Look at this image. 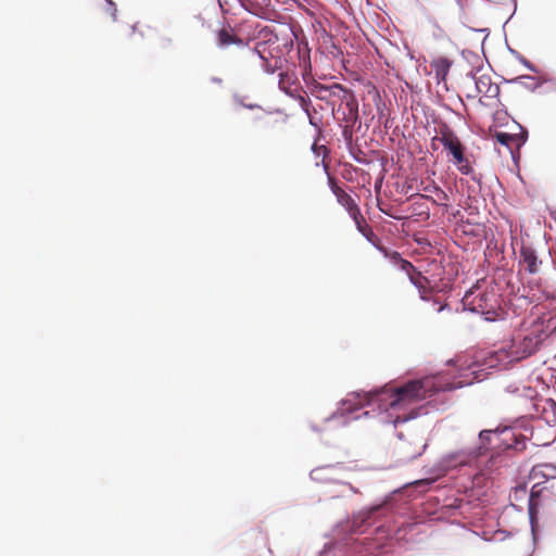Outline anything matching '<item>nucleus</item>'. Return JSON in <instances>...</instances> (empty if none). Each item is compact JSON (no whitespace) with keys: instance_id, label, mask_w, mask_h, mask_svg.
<instances>
[{"instance_id":"nucleus-1","label":"nucleus","mask_w":556,"mask_h":556,"mask_svg":"<svg viewBox=\"0 0 556 556\" xmlns=\"http://www.w3.org/2000/svg\"><path fill=\"white\" fill-rule=\"evenodd\" d=\"M475 370L463 369L457 374L437 372L421 379L409 380L403 386L392 388L384 384L369 391L352 392L341 400L340 406L325 422H337L338 426H348L362 417L379 418L382 424L392 422L394 426L428 414L424 405L413 408L408 414L390 419L386 415L390 409H397L408 405L427 402V405L439 409L437 396L472 384L479 381Z\"/></svg>"},{"instance_id":"nucleus-2","label":"nucleus","mask_w":556,"mask_h":556,"mask_svg":"<svg viewBox=\"0 0 556 556\" xmlns=\"http://www.w3.org/2000/svg\"><path fill=\"white\" fill-rule=\"evenodd\" d=\"M480 445L478 447L459 450L442 456L434 465L433 477L416 480L413 484L416 488H424L432 484L435 480L448 471L464 466H472L482 451L497 448L504 445L505 448H518V441L511 427H496L495 429L482 430L479 433Z\"/></svg>"},{"instance_id":"nucleus-3","label":"nucleus","mask_w":556,"mask_h":556,"mask_svg":"<svg viewBox=\"0 0 556 556\" xmlns=\"http://www.w3.org/2000/svg\"><path fill=\"white\" fill-rule=\"evenodd\" d=\"M547 338L548 333L542 325H535L525 332L516 333L492 352L490 366L507 369L509 365L534 354Z\"/></svg>"},{"instance_id":"nucleus-4","label":"nucleus","mask_w":556,"mask_h":556,"mask_svg":"<svg viewBox=\"0 0 556 556\" xmlns=\"http://www.w3.org/2000/svg\"><path fill=\"white\" fill-rule=\"evenodd\" d=\"M462 304L465 311L479 314L489 323L504 320L507 314L501 307L498 295L494 291L471 289L463 296Z\"/></svg>"},{"instance_id":"nucleus-5","label":"nucleus","mask_w":556,"mask_h":556,"mask_svg":"<svg viewBox=\"0 0 556 556\" xmlns=\"http://www.w3.org/2000/svg\"><path fill=\"white\" fill-rule=\"evenodd\" d=\"M300 66L302 67L301 75L307 93L312 94L316 99L326 102L334 108L336 101L343 102L344 98H348L350 89L338 83L325 85L315 79L312 74V65L309 54L300 56Z\"/></svg>"},{"instance_id":"nucleus-6","label":"nucleus","mask_w":556,"mask_h":556,"mask_svg":"<svg viewBox=\"0 0 556 556\" xmlns=\"http://www.w3.org/2000/svg\"><path fill=\"white\" fill-rule=\"evenodd\" d=\"M382 505H375L356 513L353 518L345 522L339 523L336 528L338 535L341 532L349 531L351 534L365 533L367 528L375 523L377 514L381 510Z\"/></svg>"},{"instance_id":"nucleus-7","label":"nucleus","mask_w":556,"mask_h":556,"mask_svg":"<svg viewBox=\"0 0 556 556\" xmlns=\"http://www.w3.org/2000/svg\"><path fill=\"white\" fill-rule=\"evenodd\" d=\"M344 469L342 464H331L314 468L309 472L313 481L320 483H334L348 488L353 494L358 493V489L339 478V471Z\"/></svg>"},{"instance_id":"nucleus-8","label":"nucleus","mask_w":556,"mask_h":556,"mask_svg":"<svg viewBox=\"0 0 556 556\" xmlns=\"http://www.w3.org/2000/svg\"><path fill=\"white\" fill-rule=\"evenodd\" d=\"M438 140L441 142L443 148L448 152V154L452 155V160L465 153L464 144L460 142L455 131L446 124H443L439 128Z\"/></svg>"},{"instance_id":"nucleus-9","label":"nucleus","mask_w":556,"mask_h":556,"mask_svg":"<svg viewBox=\"0 0 556 556\" xmlns=\"http://www.w3.org/2000/svg\"><path fill=\"white\" fill-rule=\"evenodd\" d=\"M254 51L263 61L261 66L265 73L274 74L278 70H282L286 59L280 55H275L271 51H268L266 42H258Z\"/></svg>"},{"instance_id":"nucleus-10","label":"nucleus","mask_w":556,"mask_h":556,"mask_svg":"<svg viewBox=\"0 0 556 556\" xmlns=\"http://www.w3.org/2000/svg\"><path fill=\"white\" fill-rule=\"evenodd\" d=\"M468 504L463 498L457 497H446L443 503L439 504L438 508L434 510L438 520H446L457 515H463V509Z\"/></svg>"},{"instance_id":"nucleus-11","label":"nucleus","mask_w":556,"mask_h":556,"mask_svg":"<svg viewBox=\"0 0 556 556\" xmlns=\"http://www.w3.org/2000/svg\"><path fill=\"white\" fill-rule=\"evenodd\" d=\"M519 264L529 274H536L540 270L542 261L532 245L522 244L519 251Z\"/></svg>"},{"instance_id":"nucleus-12","label":"nucleus","mask_w":556,"mask_h":556,"mask_svg":"<svg viewBox=\"0 0 556 556\" xmlns=\"http://www.w3.org/2000/svg\"><path fill=\"white\" fill-rule=\"evenodd\" d=\"M348 98H344V101L340 103V106L338 109V112L342 111V123L356 125V123L359 119L358 116V102L353 93L352 90L349 91L346 94Z\"/></svg>"},{"instance_id":"nucleus-13","label":"nucleus","mask_w":556,"mask_h":556,"mask_svg":"<svg viewBox=\"0 0 556 556\" xmlns=\"http://www.w3.org/2000/svg\"><path fill=\"white\" fill-rule=\"evenodd\" d=\"M375 247L383 254L390 264L399 267L402 271L409 275V273L415 269L414 265L409 261L404 260L397 251H391L384 247H378L376 244Z\"/></svg>"},{"instance_id":"nucleus-14","label":"nucleus","mask_w":556,"mask_h":556,"mask_svg":"<svg viewBox=\"0 0 556 556\" xmlns=\"http://www.w3.org/2000/svg\"><path fill=\"white\" fill-rule=\"evenodd\" d=\"M505 392L525 400L526 402L532 401L538 396V392L534 388L521 382H511L507 384L505 387Z\"/></svg>"},{"instance_id":"nucleus-15","label":"nucleus","mask_w":556,"mask_h":556,"mask_svg":"<svg viewBox=\"0 0 556 556\" xmlns=\"http://www.w3.org/2000/svg\"><path fill=\"white\" fill-rule=\"evenodd\" d=\"M476 90L488 98H497L500 96V87L492 83L489 75H481L476 79Z\"/></svg>"},{"instance_id":"nucleus-16","label":"nucleus","mask_w":556,"mask_h":556,"mask_svg":"<svg viewBox=\"0 0 556 556\" xmlns=\"http://www.w3.org/2000/svg\"><path fill=\"white\" fill-rule=\"evenodd\" d=\"M216 45L220 49H226L231 45L242 46L243 40L237 36H235L231 30L226 28H222L217 31L216 36Z\"/></svg>"},{"instance_id":"nucleus-17","label":"nucleus","mask_w":556,"mask_h":556,"mask_svg":"<svg viewBox=\"0 0 556 556\" xmlns=\"http://www.w3.org/2000/svg\"><path fill=\"white\" fill-rule=\"evenodd\" d=\"M344 540H345L344 545H350V544L354 545L357 542L356 540H353L352 538L344 539ZM342 546H343V544L340 542L328 543L325 545L324 549L317 556H343L344 553L342 551Z\"/></svg>"},{"instance_id":"nucleus-18","label":"nucleus","mask_w":556,"mask_h":556,"mask_svg":"<svg viewBox=\"0 0 556 556\" xmlns=\"http://www.w3.org/2000/svg\"><path fill=\"white\" fill-rule=\"evenodd\" d=\"M452 66V62L447 58H439L433 60L432 67L434 70L435 78L438 83L440 80H445L450 68Z\"/></svg>"},{"instance_id":"nucleus-19","label":"nucleus","mask_w":556,"mask_h":556,"mask_svg":"<svg viewBox=\"0 0 556 556\" xmlns=\"http://www.w3.org/2000/svg\"><path fill=\"white\" fill-rule=\"evenodd\" d=\"M329 182H330L332 192L337 195L338 202L342 206H344L346 210H349V207H352L353 205L356 204L354 202V200L348 193H345L342 189H340L339 187H337L334 185L332 179H329Z\"/></svg>"},{"instance_id":"nucleus-20","label":"nucleus","mask_w":556,"mask_h":556,"mask_svg":"<svg viewBox=\"0 0 556 556\" xmlns=\"http://www.w3.org/2000/svg\"><path fill=\"white\" fill-rule=\"evenodd\" d=\"M534 77L530 76V75H520V76H517L515 78H510V79H504V83L505 84H510V85H521L523 86L527 90L529 91H535L540 86L541 84H528L527 81L528 80H533Z\"/></svg>"},{"instance_id":"nucleus-21","label":"nucleus","mask_w":556,"mask_h":556,"mask_svg":"<svg viewBox=\"0 0 556 556\" xmlns=\"http://www.w3.org/2000/svg\"><path fill=\"white\" fill-rule=\"evenodd\" d=\"M298 77L293 73L280 72L279 73V89L282 91L287 88L298 85Z\"/></svg>"},{"instance_id":"nucleus-22","label":"nucleus","mask_w":556,"mask_h":556,"mask_svg":"<svg viewBox=\"0 0 556 556\" xmlns=\"http://www.w3.org/2000/svg\"><path fill=\"white\" fill-rule=\"evenodd\" d=\"M452 162L463 175H471L473 173V168L465 156V153L452 160Z\"/></svg>"},{"instance_id":"nucleus-23","label":"nucleus","mask_w":556,"mask_h":556,"mask_svg":"<svg viewBox=\"0 0 556 556\" xmlns=\"http://www.w3.org/2000/svg\"><path fill=\"white\" fill-rule=\"evenodd\" d=\"M355 225L357 230L367 239V241L371 242V237H374L375 235L371 228L366 224L365 218L356 220Z\"/></svg>"},{"instance_id":"nucleus-24","label":"nucleus","mask_w":556,"mask_h":556,"mask_svg":"<svg viewBox=\"0 0 556 556\" xmlns=\"http://www.w3.org/2000/svg\"><path fill=\"white\" fill-rule=\"evenodd\" d=\"M508 50L515 56V59L518 60L526 68L533 73L539 72L538 67L533 65L529 60H527L523 55H521L518 51L511 48H508Z\"/></svg>"},{"instance_id":"nucleus-25","label":"nucleus","mask_w":556,"mask_h":556,"mask_svg":"<svg viewBox=\"0 0 556 556\" xmlns=\"http://www.w3.org/2000/svg\"><path fill=\"white\" fill-rule=\"evenodd\" d=\"M496 141L510 149V144L515 142V136H511V134L498 131L495 134Z\"/></svg>"},{"instance_id":"nucleus-26","label":"nucleus","mask_w":556,"mask_h":556,"mask_svg":"<svg viewBox=\"0 0 556 556\" xmlns=\"http://www.w3.org/2000/svg\"><path fill=\"white\" fill-rule=\"evenodd\" d=\"M355 125L346 124V123H340V127L342 128V137L346 141L349 146H352V138H353V128Z\"/></svg>"},{"instance_id":"nucleus-27","label":"nucleus","mask_w":556,"mask_h":556,"mask_svg":"<svg viewBox=\"0 0 556 556\" xmlns=\"http://www.w3.org/2000/svg\"><path fill=\"white\" fill-rule=\"evenodd\" d=\"M517 126L519 127L520 131L518 134H511V136H515V142H517V149H519L528 140V130L520 124H517Z\"/></svg>"},{"instance_id":"nucleus-28","label":"nucleus","mask_w":556,"mask_h":556,"mask_svg":"<svg viewBox=\"0 0 556 556\" xmlns=\"http://www.w3.org/2000/svg\"><path fill=\"white\" fill-rule=\"evenodd\" d=\"M300 108L307 115L311 116V100L307 97H304L302 93L296 98Z\"/></svg>"},{"instance_id":"nucleus-29","label":"nucleus","mask_w":556,"mask_h":556,"mask_svg":"<svg viewBox=\"0 0 556 556\" xmlns=\"http://www.w3.org/2000/svg\"><path fill=\"white\" fill-rule=\"evenodd\" d=\"M543 410L547 413L551 410L553 413V419H548L547 422H555L556 421V402L553 399H546L544 401Z\"/></svg>"},{"instance_id":"nucleus-30","label":"nucleus","mask_w":556,"mask_h":556,"mask_svg":"<svg viewBox=\"0 0 556 556\" xmlns=\"http://www.w3.org/2000/svg\"><path fill=\"white\" fill-rule=\"evenodd\" d=\"M106 3L105 11L112 16L114 22L117 21V7L113 0H104Z\"/></svg>"},{"instance_id":"nucleus-31","label":"nucleus","mask_w":556,"mask_h":556,"mask_svg":"<svg viewBox=\"0 0 556 556\" xmlns=\"http://www.w3.org/2000/svg\"><path fill=\"white\" fill-rule=\"evenodd\" d=\"M529 519H530V526H531V532H532V535H533V540H535V521H536V517H535V510L533 508V506L530 504L529 505Z\"/></svg>"},{"instance_id":"nucleus-32","label":"nucleus","mask_w":556,"mask_h":556,"mask_svg":"<svg viewBox=\"0 0 556 556\" xmlns=\"http://www.w3.org/2000/svg\"><path fill=\"white\" fill-rule=\"evenodd\" d=\"M287 96H289L290 98L296 100V98L301 94V89H300V85H295L293 87H290V88H287L285 90H282Z\"/></svg>"},{"instance_id":"nucleus-33","label":"nucleus","mask_w":556,"mask_h":556,"mask_svg":"<svg viewBox=\"0 0 556 556\" xmlns=\"http://www.w3.org/2000/svg\"><path fill=\"white\" fill-rule=\"evenodd\" d=\"M350 217L356 222V220H359L361 218H364L361 214V211L358 208V206L355 204L353 205L352 207H349V210H346Z\"/></svg>"},{"instance_id":"nucleus-34","label":"nucleus","mask_w":556,"mask_h":556,"mask_svg":"<svg viewBox=\"0 0 556 556\" xmlns=\"http://www.w3.org/2000/svg\"><path fill=\"white\" fill-rule=\"evenodd\" d=\"M351 154V157L356 162V163H359V164H367V161L361 156V154H363V152L361 150H357L356 152L351 150L350 152Z\"/></svg>"},{"instance_id":"nucleus-35","label":"nucleus","mask_w":556,"mask_h":556,"mask_svg":"<svg viewBox=\"0 0 556 556\" xmlns=\"http://www.w3.org/2000/svg\"><path fill=\"white\" fill-rule=\"evenodd\" d=\"M235 101H236L238 104H240V105H242V106H244V108H247V109H249V110L261 109V106H260L258 104H256V103L244 104V103L240 100V98H239L238 96H235Z\"/></svg>"},{"instance_id":"nucleus-36","label":"nucleus","mask_w":556,"mask_h":556,"mask_svg":"<svg viewBox=\"0 0 556 556\" xmlns=\"http://www.w3.org/2000/svg\"><path fill=\"white\" fill-rule=\"evenodd\" d=\"M432 188H433L434 192L438 194V197L441 200H447L448 199L447 193L444 190H442L440 187L433 186Z\"/></svg>"},{"instance_id":"nucleus-37","label":"nucleus","mask_w":556,"mask_h":556,"mask_svg":"<svg viewBox=\"0 0 556 556\" xmlns=\"http://www.w3.org/2000/svg\"><path fill=\"white\" fill-rule=\"evenodd\" d=\"M477 71H479V68H477L476 71H475V70H472V71H470L469 73H467V77H468V78H470V79H472L475 83H476V79L479 77V76H477V75H476V72H477Z\"/></svg>"},{"instance_id":"nucleus-38","label":"nucleus","mask_w":556,"mask_h":556,"mask_svg":"<svg viewBox=\"0 0 556 556\" xmlns=\"http://www.w3.org/2000/svg\"><path fill=\"white\" fill-rule=\"evenodd\" d=\"M462 54H463V56H464V58H466V55L468 54V55H469V56H471V58L479 59V56H478L476 53H473V52H471V51H469V50H464V51L462 52Z\"/></svg>"},{"instance_id":"nucleus-39","label":"nucleus","mask_w":556,"mask_h":556,"mask_svg":"<svg viewBox=\"0 0 556 556\" xmlns=\"http://www.w3.org/2000/svg\"><path fill=\"white\" fill-rule=\"evenodd\" d=\"M514 2V11L513 13L510 14V16L505 21L504 23V26L510 21V18L514 16L516 10H517V3H516V0H511Z\"/></svg>"},{"instance_id":"nucleus-40","label":"nucleus","mask_w":556,"mask_h":556,"mask_svg":"<svg viewBox=\"0 0 556 556\" xmlns=\"http://www.w3.org/2000/svg\"><path fill=\"white\" fill-rule=\"evenodd\" d=\"M211 81H212L213 84H222V81H223V80H222V78H219V77H215V76H214V77H212V78H211Z\"/></svg>"},{"instance_id":"nucleus-41","label":"nucleus","mask_w":556,"mask_h":556,"mask_svg":"<svg viewBox=\"0 0 556 556\" xmlns=\"http://www.w3.org/2000/svg\"><path fill=\"white\" fill-rule=\"evenodd\" d=\"M433 186H434V185H428V186H426V187L424 188V191H426V192H434V190H433V188H432Z\"/></svg>"},{"instance_id":"nucleus-42","label":"nucleus","mask_w":556,"mask_h":556,"mask_svg":"<svg viewBox=\"0 0 556 556\" xmlns=\"http://www.w3.org/2000/svg\"><path fill=\"white\" fill-rule=\"evenodd\" d=\"M409 279H410L412 283H413L416 288H419V283H418V281H417L413 276H409Z\"/></svg>"},{"instance_id":"nucleus-43","label":"nucleus","mask_w":556,"mask_h":556,"mask_svg":"<svg viewBox=\"0 0 556 556\" xmlns=\"http://www.w3.org/2000/svg\"><path fill=\"white\" fill-rule=\"evenodd\" d=\"M311 429L314 431V432H318L319 431V428L315 425H311Z\"/></svg>"},{"instance_id":"nucleus-44","label":"nucleus","mask_w":556,"mask_h":556,"mask_svg":"<svg viewBox=\"0 0 556 556\" xmlns=\"http://www.w3.org/2000/svg\"><path fill=\"white\" fill-rule=\"evenodd\" d=\"M477 31L485 33L486 36L489 35V29L488 28L477 29Z\"/></svg>"},{"instance_id":"nucleus-45","label":"nucleus","mask_w":556,"mask_h":556,"mask_svg":"<svg viewBox=\"0 0 556 556\" xmlns=\"http://www.w3.org/2000/svg\"><path fill=\"white\" fill-rule=\"evenodd\" d=\"M459 8L464 7V0H455Z\"/></svg>"},{"instance_id":"nucleus-46","label":"nucleus","mask_w":556,"mask_h":556,"mask_svg":"<svg viewBox=\"0 0 556 556\" xmlns=\"http://www.w3.org/2000/svg\"><path fill=\"white\" fill-rule=\"evenodd\" d=\"M510 153H511V159L516 162V154L511 150H510Z\"/></svg>"},{"instance_id":"nucleus-47","label":"nucleus","mask_w":556,"mask_h":556,"mask_svg":"<svg viewBox=\"0 0 556 556\" xmlns=\"http://www.w3.org/2000/svg\"><path fill=\"white\" fill-rule=\"evenodd\" d=\"M136 29H137V25H136V24H134V25L131 26V30H132V33H135V31H136Z\"/></svg>"},{"instance_id":"nucleus-48","label":"nucleus","mask_w":556,"mask_h":556,"mask_svg":"<svg viewBox=\"0 0 556 556\" xmlns=\"http://www.w3.org/2000/svg\"><path fill=\"white\" fill-rule=\"evenodd\" d=\"M421 198H425L427 200H432L429 195H421Z\"/></svg>"},{"instance_id":"nucleus-49","label":"nucleus","mask_w":556,"mask_h":556,"mask_svg":"<svg viewBox=\"0 0 556 556\" xmlns=\"http://www.w3.org/2000/svg\"><path fill=\"white\" fill-rule=\"evenodd\" d=\"M312 150L315 152V150H316V144H313V146H312Z\"/></svg>"},{"instance_id":"nucleus-50","label":"nucleus","mask_w":556,"mask_h":556,"mask_svg":"<svg viewBox=\"0 0 556 556\" xmlns=\"http://www.w3.org/2000/svg\"><path fill=\"white\" fill-rule=\"evenodd\" d=\"M309 124L315 125L312 118H309Z\"/></svg>"},{"instance_id":"nucleus-51","label":"nucleus","mask_w":556,"mask_h":556,"mask_svg":"<svg viewBox=\"0 0 556 556\" xmlns=\"http://www.w3.org/2000/svg\"><path fill=\"white\" fill-rule=\"evenodd\" d=\"M552 217L556 220V215L554 213H552Z\"/></svg>"},{"instance_id":"nucleus-52","label":"nucleus","mask_w":556,"mask_h":556,"mask_svg":"<svg viewBox=\"0 0 556 556\" xmlns=\"http://www.w3.org/2000/svg\"><path fill=\"white\" fill-rule=\"evenodd\" d=\"M552 217L556 220V215L554 213H552Z\"/></svg>"},{"instance_id":"nucleus-53","label":"nucleus","mask_w":556,"mask_h":556,"mask_svg":"<svg viewBox=\"0 0 556 556\" xmlns=\"http://www.w3.org/2000/svg\"><path fill=\"white\" fill-rule=\"evenodd\" d=\"M549 468H552L554 471H556V467H552V466H548Z\"/></svg>"}]
</instances>
